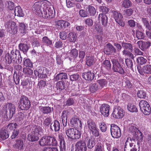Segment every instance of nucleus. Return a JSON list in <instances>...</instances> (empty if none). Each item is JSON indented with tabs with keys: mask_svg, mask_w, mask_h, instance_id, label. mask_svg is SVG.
<instances>
[{
	"mask_svg": "<svg viewBox=\"0 0 151 151\" xmlns=\"http://www.w3.org/2000/svg\"><path fill=\"white\" fill-rule=\"evenodd\" d=\"M15 112V107L12 103L6 104L4 106L3 109L0 112V116L3 115L5 118H11Z\"/></svg>",
	"mask_w": 151,
	"mask_h": 151,
	"instance_id": "f257e3e1",
	"label": "nucleus"
},
{
	"mask_svg": "<svg viewBox=\"0 0 151 151\" xmlns=\"http://www.w3.org/2000/svg\"><path fill=\"white\" fill-rule=\"evenodd\" d=\"M43 6L42 11L40 13L41 17L48 19L53 18L55 14V10L54 7L47 4H44Z\"/></svg>",
	"mask_w": 151,
	"mask_h": 151,
	"instance_id": "f03ea898",
	"label": "nucleus"
},
{
	"mask_svg": "<svg viewBox=\"0 0 151 151\" xmlns=\"http://www.w3.org/2000/svg\"><path fill=\"white\" fill-rule=\"evenodd\" d=\"M39 144L41 146L51 145L56 146L58 143L55 138L53 136H45L40 139Z\"/></svg>",
	"mask_w": 151,
	"mask_h": 151,
	"instance_id": "7ed1b4c3",
	"label": "nucleus"
},
{
	"mask_svg": "<svg viewBox=\"0 0 151 151\" xmlns=\"http://www.w3.org/2000/svg\"><path fill=\"white\" fill-rule=\"evenodd\" d=\"M19 107L21 110H28L30 107V101L24 96H21L19 102Z\"/></svg>",
	"mask_w": 151,
	"mask_h": 151,
	"instance_id": "20e7f679",
	"label": "nucleus"
},
{
	"mask_svg": "<svg viewBox=\"0 0 151 151\" xmlns=\"http://www.w3.org/2000/svg\"><path fill=\"white\" fill-rule=\"evenodd\" d=\"M65 133L68 137L73 139H78L81 135L80 132L75 128H70L66 130Z\"/></svg>",
	"mask_w": 151,
	"mask_h": 151,
	"instance_id": "39448f33",
	"label": "nucleus"
},
{
	"mask_svg": "<svg viewBox=\"0 0 151 151\" xmlns=\"http://www.w3.org/2000/svg\"><path fill=\"white\" fill-rule=\"evenodd\" d=\"M140 109L146 115H149L151 112V108L148 103L145 100H142L139 103Z\"/></svg>",
	"mask_w": 151,
	"mask_h": 151,
	"instance_id": "423d86ee",
	"label": "nucleus"
},
{
	"mask_svg": "<svg viewBox=\"0 0 151 151\" xmlns=\"http://www.w3.org/2000/svg\"><path fill=\"white\" fill-rule=\"evenodd\" d=\"M11 56L14 64H18L22 62V59L19 50H12L11 52Z\"/></svg>",
	"mask_w": 151,
	"mask_h": 151,
	"instance_id": "0eeeda50",
	"label": "nucleus"
},
{
	"mask_svg": "<svg viewBox=\"0 0 151 151\" xmlns=\"http://www.w3.org/2000/svg\"><path fill=\"white\" fill-rule=\"evenodd\" d=\"M112 63V69L114 72H117L120 74H123L124 73V71L118 60L114 59L111 60Z\"/></svg>",
	"mask_w": 151,
	"mask_h": 151,
	"instance_id": "6e6552de",
	"label": "nucleus"
},
{
	"mask_svg": "<svg viewBox=\"0 0 151 151\" xmlns=\"http://www.w3.org/2000/svg\"><path fill=\"white\" fill-rule=\"evenodd\" d=\"M111 133L113 137L119 138L121 135V131L120 128L117 125L111 124Z\"/></svg>",
	"mask_w": 151,
	"mask_h": 151,
	"instance_id": "1a4fd4ad",
	"label": "nucleus"
},
{
	"mask_svg": "<svg viewBox=\"0 0 151 151\" xmlns=\"http://www.w3.org/2000/svg\"><path fill=\"white\" fill-rule=\"evenodd\" d=\"M112 12L116 22L121 26L124 27L125 23L123 21V16L121 14L114 10L112 11Z\"/></svg>",
	"mask_w": 151,
	"mask_h": 151,
	"instance_id": "9d476101",
	"label": "nucleus"
},
{
	"mask_svg": "<svg viewBox=\"0 0 151 151\" xmlns=\"http://www.w3.org/2000/svg\"><path fill=\"white\" fill-rule=\"evenodd\" d=\"M87 149L85 142L83 140H80L76 142L75 149L72 150L71 151H86Z\"/></svg>",
	"mask_w": 151,
	"mask_h": 151,
	"instance_id": "9b49d317",
	"label": "nucleus"
},
{
	"mask_svg": "<svg viewBox=\"0 0 151 151\" xmlns=\"http://www.w3.org/2000/svg\"><path fill=\"white\" fill-rule=\"evenodd\" d=\"M5 26L7 31L10 32H11L12 34H14L17 33V26L15 23L14 22L9 21L7 22L5 24Z\"/></svg>",
	"mask_w": 151,
	"mask_h": 151,
	"instance_id": "f8f14e48",
	"label": "nucleus"
},
{
	"mask_svg": "<svg viewBox=\"0 0 151 151\" xmlns=\"http://www.w3.org/2000/svg\"><path fill=\"white\" fill-rule=\"evenodd\" d=\"M34 73L35 75H37L40 78H45L47 77L46 68L45 67H38L37 70H34Z\"/></svg>",
	"mask_w": 151,
	"mask_h": 151,
	"instance_id": "ddd939ff",
	"label": "nucleus"
},
{
	"mask_svg": "<svg viewBox=\"0 0 151 151\" xmlns=\"http://www.w3.org/2000/svg\"><path fill=\"white\" fill-rule=\"evenodd\" d=\"M113 116L117 119L122 118L124 115L123 109L120 107L115 108L112 114Z\"/></svg>",
	"mask_w": 151,
	"mask_h": 151,
	"instance_id": "4468645a",
	"label": "nucleus"
},
{
	"mask_svg": "<svg viewBox=\"0 0 151 151\" xmlns=\"http://www.w3.org/2000/svg\"><path fill=\"white\" fill-rule=\"evenodd\" d=\"M104 51L105 54L109 55L112 53H116V50L111 44L108 43L105 46Z\"/></svg>",
	"mask_w": 151,
	"mask_h": 151,
	"instance_id": "2eb2a0df",
	"label": "nucleus"
},
{
	"mask_svg": "<svg viewBox=\"0 0 151 151\" xmlns=\"http://www.w3.org/2000/svg\"><path fill=\"white\" fill-rule=\"evenodd\" d=\"M100 111L101 114L105 117L108 116L109 115L110 106L107 104H102L100 106Z\"/></svg>",
	"mask_w": 151,
	"mask_h": 151,
	"instance_id": "dca6fc26",
	"label": "nucleus"
},
{
	"mask_svg": "<svg viewBox=\"0 0 151 151\" xmlns=\"http://www.w3.org/2000/svg\"><path fill=\"white\" fill-rule=\"evenodd\" d=\"M41 4L40 2H36L35 3L32 7V10L36 14L38 15L41 17L40 13H42V11L41 10Z\"/></svg>",
	"mask_w": 151,
	"mask_h": 151,
	"instance_id": "f3484780",
	"label": "nucleus"
},
{
	"mask_svg": "<svg viewBox=\"0 0 151 151\" xmlns=\"http://www.w3.org/2000/svg\"><path fill=\"white\" fill-rule=\"evenodd\" d=\"M56 25L59 29H64L66 27L70 25V23L68 22L63 20H59L56 22Z\"/></svg>",
	"mask_w": 151,
	"mask_h": 151,
	"instance_id": "a211bd4d",
	"label": "nucleus"
},
{
	"mask_svg": "<svg viewBox=\"0 0 151 151\" xmlns=\"http://www.w3.org/2000/svg\"><path fill=\"white\" fill-rule=\"evenodd\" d=\"M71 124L74 127H81L82 126L81 121L77 116H73L70 121Z\"/></svg>",
	"mask_w": 151,
	"mask_h": 151,
	"instance_id": "6ab92c4d",
	"label": "nucleus"
},
{
	"mask_svg": "<svg viewBox=\"0 0 151 151\" xmlns=\"http://www.w3.org/2000/svg\"><path fill=\"white\" fill-rule=\"evenodd\" d=\"M94 76V74L90 71L85 72L82 74L83 78L88 81H90L93 80Z\"/></svg>",
	"mask_w": 151,
	"mask_h": 151,
	"instance_id": "aec40b11",
	"label": "nucleus"
},
{
	"mask_svg": "<svg viewBox=\"0 0 151 151\" xmlns=\"http://www.w3.org/2000/svg\"><path fill=\"white\" fill-rule=\"evenodd\" d=\"M128 145H129L131 147H133L131 149L130 151H139V150H137V148L138 147V146L134 145L133 142H132V140L130 138H127L125 142V146Z\"/></svg>",
	"mask_w": 151,
	"mask_h": 151,
	"instance_id": "412c9836",
	"label": "nucleus"
},
{
	"mask_svg": "<svg viewBox=\"0 0 151 151\" xmlns=\"http://www.w3.org/2000/svg\"><path fill=\"white\" fill-rule=\"evenodd\" d=\"M24 145L23 141L20 139H17L13 145V147L17 150H21L22 149Z\"/></svg>",
	"mask_w": 151,
	"mask_h": 151,
	"instance_id": "4be33fe9",
	"label": "nucleus"
},
{
	"mask_svg": "<svg viewBox=\"0 0 151 151\" xmlns=\"http://www.w3.org/2000/svg\"><path fill=\"white\" fill-rule=\"evenodd\" d=\"M50 128L52 130H54L55 132L58 131L60 128V123L59 121L55 120L50 126Z\"/></svg>",
	"mask_w": 151,
	"mask_h": 151,
	"instance_id": "5701e85b",
	"label": "nucleus"
},
{
	"mask_svg": "<svg viewBox=\"0 0 151 151\" xmlns=\"http://www.w3.org/2000/svg\"><path fill=\"white\" fill-rule=\"evenodd\" d=\"M9 134L7 131L5 129H0V140H4L9 137Z\"/></svg>",
	"mask_w": 151,
	"mask_h": 151,
	"instance_id": "b1692460",
	"label": "nucleus"
},
{
	"mask_svg": "<svg viewBox=\"0 0 151 151\" xmlns=\"http://www.w3.org/2000/svg\"><path fill=\"white\" fill-rule=\"evenodd\" d=\"M134 137H133L131 139L132 142V141L134 142L136 139L138 142H141L143 139V136L142 133L139 131L134 136Z\"/></svg>",
	"mask_w": 151,
	"mask_h": 151,
	"instance_id": "393cba45",
	"label": "nucleus"
},
{
	"mask_svg": "<svg viewBox=\"0 0 151 151\" xmlns=\"http://www.w3.org/2000/svg\"><path fill=\"white\" fill-rule=\"evenodd\" d=\"M99 19L101 22L102 24L104 26H106L108 22V18L106 14L101 13L99 15Z\"/></svg>",
	"mask_w": 151,
	"mask_h": 151,
	"instance_id": "a878e982",
	"label": "nucleus"
},
{
	"mask_svg": "<svg viewBox=\"0 0 151 151\" xmlns=\"http://www.w3.org/2000/svg\"><path fill=\"white\" fill-rule=\"evenodd\" d=\"M68 115L67 111H63L62 114V121L63 125L65 127L67 124V118Z\"/></svg>",
	"mask_w": 151,
	"mask_h": 151,
	"instance_id": "bb28decb",
	"label": "nucleus"
},
{
	"mask_svg": "<svg viewBox=\"0 0 151 151\" xmlns=\"http://www.w3.org/2000/svg\"><path fill=\"white\" fill-rule=\"evenodd\" d=\"M87 147L88 148L91 149L93 148L95 145V140L93 137H91L87 141Z\"/></svg>",
	"mask_w": 151,
	"mask_h": 151,
	"instance_id": "cd10ccee",
	"label": "nucleus"
},
{
	"mask_svg": "<svg viewBox=\"0 0 151 151\" xmlns=\"http://www.w3.org/2000/svg\"><path fill=\"white\" fill-rule=\"evenodd\" d=\"M14 14L15 16L19 17H23L24 16V14L21 7L17 6L15 7L14 9Z\"/></svg>",
	"mask_w": 151,
	"mask_h": 151,
	"instance_id": "c85d7f7f",
	"label": "nucleus"
},
{
	"mask_svg": "<svg viewBox=\"0 0 151 151\" xmlns=\"http://www.w3.org/2000/svg\"><path fill=\"white\" fill-rule=\"evenodd\" d=\"M101 68H104L108 70H109L111 67V64L109 60H104L102 63L101 66Z\"/></svg>",
	"mask_w": 151,
	"mask_h": 151,
	"instance_id": "c756f323",
	"label": "nucleus"
},
{
	"mask_svg": "<svg viewBox=\"0 0 151 151\" xmlns=\"http://www.w3.org/2000/svg\"><path fill=\"white\" fill-rule=\"evenodd\" d=\"M68 75L66 73H60L58 74L55 78V80L58 81L60 80L65 79L67 78Z\"/></svg>",
	"mask_w": 151,
	"mask_h": 151,
	"instance_id": "7c9ffc66",
	"label": "nucleus"
},
{
	"mask_svg": "<svg viewBox=\"0 0 151 151\" xmlns=\"http://www.w3.org/2000/svg\"><path fill=\"white\" fill-rule=\"evenodd\" d=\"M34 133L31 132L29 134L28 136V139L32 142H34L37 140L39 139V137L35 134Z\"/></svg>",
	"mask_w": 151,
	"mask_h": 151,
	"instance_id": "2f4dec72",
	"label": "nucleus"
},
{
	"mask_svg": "<svg viewBox=\"0 0 151 151\" xmlns=\"http://www.w3.org/2000/svg\"><path fill=\"white\" fill-rule=\"evenodd\" d=\"M42 129L41 127L40 126H37L34 127L32 129V132L34 133L35 134L38 136L39 134H41L42 133Z\"/></svg>",
	"mask_w": 151,
	"mask_h": 151,
	"instance_id": "473e14b6",
	"label": "nucleus"
},
{
	"mask_svg": "<svg viewBox=\"0 0 151 151\" xmlns=\"http://www.w3.org/2000/svg\"><path fill=\"white\" fill-rule=\"evenodd\" d=\"M66 85L65 83L63 81H61L58 82L56 85V87L58 89L62 90L65 89L66 88Z\"/></svg>",
	"mask_w": 151,
	"mask_h": 151,
	"instance_id": "72a5a7b5",
	"label": "nucleus"
},
{
	"mask_svg": "<svg viewBox=\"0 0 151 151\" xmlns=\"http://www.w3.org/2000/svg\"><path fill=\"white\" fill-rule=\"evenodd\" d=\"M26 116L27 113L26 112L23 111L19 112L18 114L17 120L22 122L25 120Z\"/></svg>",
	"mask_w": 151,
	"mask_h": 151,
	"instance_id": "f704fd0d",
	"label": "nucleus"
},
{
	"mask_svg": "<svg viewBox=\"0 0 151 151\" xmlns=\"http://www.w3.org/2000/svg\"><path fill=\"white\" fill-rule=\"evenodd\" d=\"M52 108L49 106H42L40 108V110L44 114H48L50 113Z\"/></svg>",
	"mask_w": 151,
	"mask_h": 151,
	"instance_id": "c9c22d12",
	"label": "nucleus"
},
{
	"mask_svg": "<svg viewBox=\"0 0 151 151\" xmlns=\"http://www.w3.org/2000/svg\"><path fill=\"white\" fill-rule=\"evenodd\" d=\"M19 49L22 51L24 54L27 51L29 47L27 45L24 44H20L19 45Z\"/></svg>",
	"mask_w": 151,
	"mask_h": 151,
	"instance_id": "e433bc0d",
	"label": "nucleus"
},
{
	"mask_svg": "<svg viewBox=\"0 0 151 151\" xmlns=\"http://www.w3.org/2000/svg\"><path fill=\"white\" fill-rule=\"evenodd\" d=\"M99 89V87L96 83H91L89 86V90L91 92H94Z\"/></svg>",
	"mask_w": 151,
	"mask_h": 151,
	"instance_id": "4c0bfd02",
	"label": "nucleus"
},
{
	"mask_svg": "<svg viewBox=\"0 0 151 151\" xmlns=\"http://www.w3.org/2000/svg\"><path fill=\"white\" fill-rule=\"evenodd\" d=\"M94 63V59L93 56H89L86 58V65L90 66H91Z\"/></svg>",
	"mask_w": 151,
	"mask_h": 151,
	"instance_id": "58836bf2",
	"label": "nucleus"
},
{
	"mask_svg": "<svg viewBox=\"0 0 151 151\" xmlns=\"http://www.w3.org/2000/svg\"><path fill=\"white\" fill-rule=\"evenodd\" d=\"M23 65L26 67L32 68L33 66V64L30 60L28 58H24L23 59Z\"/></svg>",
	"mask_w": 151,
	"mask_h": 151,
	"instance_id": "ea45409f",
	"label": "nucleus"
},
{
	"mask_svg": "<svg viewBox=\"0 0 151 151\" xmlns=\"http://www.w3.org/2000/svg\"><path fill=\"white\" fill-rule=\"evenodd\" d=\"M87 123L88 127L90 131L97 127L95 122L91 120H88Z\"/></svg>",
	"mask_w": 151,
	"mask_h": 151,
	"instance_id": "a19ab883",
	"label": "nucleus"
},
{
	"mask_svg": "<svg viewBox=\"0 0 151 151\" xmlns=\"http://www.w3.org/2000/svg\"><path fill=\"white\" fill-rule=\"evenodd\" d=\"M143 70L145 73L151 74V65H146L143 67Z\"/></svg>",
	"mask_w": 151,
	"mask_h": 151,
	"instance_id": "79ce46f5",
	"label": "nucleus"
},
{
	"mask_svg": "<svg viewBox=\"0 0 151 151\" xmlns=\"http://www.w3.org/2000/svg\"><path fill=\"white\" fill-rule=\"evenodd\" d=\"M68 38L70 42H74L76 40L77 36L75 34L70 32L69 33Z\"/></svg>",
	"mask_w": 151,
	"mask_h": 151,
	"instance_id": "37998d69",
	"label": "nucleus"
},
{
	"mask_svg": "<svg viewBox=\"0 0 151 151\" xmlns=\"http://www.w3.org/2000/svg\"><path fill=\"white\" fill-rule=\"evenodd\" d=\"M122 7L125 8H128L132 5L131 1L129 0H123L122 2Z\"/></svg>",
	"mask_w": 151,
	"mask_h": 151,
	"instance_id": "c03bdc74",
	"label": "nucleus"
},
{
	"mask_svg": "<svg viewBox=\"0 0 151 151\" xmlns=\"http://www.w3.org/2000/svg\"><path fill=\"white\" fill-rule=\"evenodd\" d=\"M52 118L50 117H47L43 120V124L45 127H48L51 124Z\"/></svg>",
	"mask_w": 151,
	"mask_h": 151,
	"instance_id": "a18cd8bd",
	"label": "nucleus"
},
{
	"mask_svg": "<svg viewBox=\"0 0 151 151\" xmlns=\"http://www.w3.org/2000/svg\"><path fill=\"white\" fill-rule=\"evenodd\" d=\"M122 46L123 47L126 49H128L131 51L133 50V46L130 43L123 42L122 43Z\"/></svg>",
	"mask_w": 151,
	"mask_h": 151,
	"instance_id": "49530a36",
	"label": "nucleus"
},
{
	"mask_svg": "<svg viewBox=\"0 0 151 151\" xmlns=\"http://www.w3.org/2000/svg\"><path fill=\"white\" fill-rule=\"evenodd\" d=\"M142 21L146 28L149 30H151V27H150L149 21L146 18H142Z\"/></svg>",
	"mask_w": 151,
	"mask_h": 151,
	"instance_id": "de8ad7c7",
	"label": "nucleus"
},
{
	"mask_svg": "<svg viewBox=\"0 0 151 151\" xmlns=\"http://www.w3.org/2000/svg\"><path fill=\"white\" fill-rule=\"evenodd\" d=\"M137 61L138 64L142 65L146 63L147 60L143 57H139L137 58Z\"/></svg>",
	"mask_w": 151,
	"mask_h": 151,
	"instance_id": "09e8293b",
	"label": "nucleus"
},
{
	"mask_svg": "<svg viewBox=\"0 0 151 151\" xmlns=\"http://www.w3.org/2000/svg\"><path fill=\"white\" fill-rule=\"evenodd\" d=\"M127 108L129 111L132 112H136L137 111L136 106L132 104H129L127 105Z\"/></svg>",
	"mask_w": 151,
	"mask_h": 151,
	"instance_id": "8fccbe9b",
	"label": "nucleus"
},
{
	"mask_svg": "<svg viewBox=\"0 0 151 151\" xmlns=\"http://www.w3.org/2000/svg\"><path fill=\"white\" fill-rule=\"evenodd\" d=\"M90 15H94L96 14V11L94 7L90 5L89 6L87 9Z\"/></svg>",
	"mask_w": 151,
	"mask_h": 151,
	"instance_id": "3c124183",
	"label": "nucleus"
},
{
	"mask_svg": "<svg viewBox=\"0 0 151 151\" xmlns=\"http://www.w3.org/2000/svg\"><path fill=\"white\" fill-rule=\"evenodd\" d=\"M91 134L95 137H98L99 135V130L96 127L90 131Z\"/></svg>",
	"mask_w": 151,
	"mask_h": 151,
	"instance_id": "603ef678",
	"label": "nucleus"
},
{
	"mask_svg": "<svg viewBox=\"0 0 151 151\" xmlns=\"http://www.w3.org/2000/svg\"><path fill=\"white\" fill-rule=\"evenodd\" d=\"M42 41L47 46H49L52 44V40H50L47 37H44L42 38Z\"/></svg>",
	"mask_w": 151,
	"mask_h": 151,
	"instance_id": "864d4df0",
	"label": "nucleus"
},
{
	"mask_svg": "<svg viewBox=\"0 0 151 151\" xmlns=\"http://www.w3.org/2000/svg\"><path fill=\"white\" fill-rule=\"evenodd\" d=\"M23 73L27 76H31L33 74V71L30 68L26 67L23 68Z\"/></svg>",
	"mask_w": 151,
	"mask_h": 151,
	"instance_id": "5fc2aeb1",
	"label": "nucleus"
},
{
	"mask_svg": "<svg viewBox=\"0 0 151 151\" xmlns=\"http://www.w3.org/2000/svg\"><path fill=\"white\" fill-rule=\"evenodd\" d=\"M99 128L102 132H105L107 129V126L105 123L104 122H101L99 124Z\"/></svg>",
	"mask_w": 151,
	"mask_h": 151,
	"instance_id": "6e6d98bb",
	"label": "nucleus"
},
{
	"mask_svg": "<svg viewBox=\"0 0 151 151\" xmlns=\"http://www.w3.org/2000/svg\"><path fill=\"white\" fill-rule=\"evenodd\" d=\"M125 63L127 66L131 69V70H133V63L132 60L130 59H127L125 60Z\"/></svg>",
	"mask_w": 151,
	"mask_h": 151,
	"instance_id": "4d7b16f0",
	"label": "nucleus"
},
{
	"mask_svg": "<svg viewBox=\"0 0 151 151\" xmlns=\"http://www.w3.org/2000/svg\"><path fill=\"white\" fill-rule=\"evenodd\" d=\"M129 131L132 133L133 136L139 131L137 128L132 126H129Z\"/></svg>",
	"mask_w": 151,
	"mask_h": 151,
	"instance_id": "13d9d810",
	"label": "nucleus"
},
{
	"mask_svg": "<svg viewBox=\"0 0 151 151\" xmlns=\"http://www.w3.org/2000/svg\"><path fill=\"white\" fill-rule=\"evenodd\" d=\"M98 83L100 86L101 88L104 87V86H106L107 83V81L105 79L99 80L97 81Z\"/></svg>",
	"mask_w": 151,
	"mask_h": 151,
	"instance_id": "bf43d9fd",
	"label": "nucleus"
},
{
	"mask_svg": "<svg viewBox=\"0 0 151 151\" xmlns=\"http://www.w3.org/2000/svg\"><path fill=\"white\" fill-rule=\"evenodd\" d=\"M99 10L102 12L103 14H105L109 12V9L105 6H99Z\"/></svg>",
	"mask_w": 151,
	"mask_h": 151,
	"instance_id": "052dcab7",
	"label": "nucleus"
},
{
	"mask_svg": "<svg viewBox=\"0 0 151 151\" xmlns=\"http://www.w3.org/2000/svg\"><path fill=\"white\" fill-rule=\"evenodd\" d=\"M137 44L139 46V47L142 50H144L145 49V42L142 40H140L138 41Z\"/></svg>",
	"mask_w": 151,
	"mask_h": 151,
	"instance_id": "680f3d73",
	"label": "nucleus"
},
{
	"mask_svg": "<svg viewBox=\"0 0 151 151\" xmlns=\"http://www.w3.org/2000/svg\"><path fill=\"white\" fill-rule=\"evenodd\" d=\"M137 95L139 98L145 99L146 96V93L144 91L140 90L138 92Z\"/></svg>",
	"mask_w": 151,
	"mask_h": 151,
	"instance_id": "e2e57ef3",
	"label": "nucleus"
},
{
	"mask_svg": "<svg viewBox=\"0 0 151 151\" xmlns=\"http://www.w3.org/2000/svg\"><path fill=\"white\" fill-rule=\"evenodd\" d=\"M70 53L71 57H73L74 58H75L78 56V50L75 49H72L70 52Z\"/></svg>",
	"mask_w": 151,
	"mask_h": 151,
	"instance_id": "0e129e2a",
	"label": "nucleus"
},
{
	"mask_svg": "<svg viewBox=\"0 0 151 151\" xmlns=\"http://www.w3.org/2000/svg\"><path fill=\"white\" fill-rule=\"evenodd\" d=\"M14 80L16 84H18L19 82L20 79L19 75H18L17 74L14 72Z\"/></svg>",
	"mask_w": 151,
	"mask_h": 151,
	"instance_id": "69168bd1",
	"label": "nucleus"
},
{
	"mask_svg": "<svg viewBox=\"0 0 151 151\" xmlns=\"http://www.w3.org/2000/svg\"><path fill=\"white\" fill-rule=\"evenodd\" d=\"M19 25L21 33H24L27 28V26L24 24L22 23H19Z\"/></svg>",
	"mask_w": 151,
	"mask_h": 151,
	"instance_id": "338daca9",
	"label": "nucleus"
},
{
	"mask_svg": "<svg viewBox=\"0 0 151 151\" xmlns=\"http://www.w3.org/2000/svg\"><path fill=\"white\" fill-rule=\"evenodd\" d=\"M104 146L103 143L98 142L97 145L96 151H103Z\"/></svg>",
	"mask_w": 151,
	"mask_h": 151,
	"instance_id": "774afa93",
	"label": "nucleus"
}]
</instances>
